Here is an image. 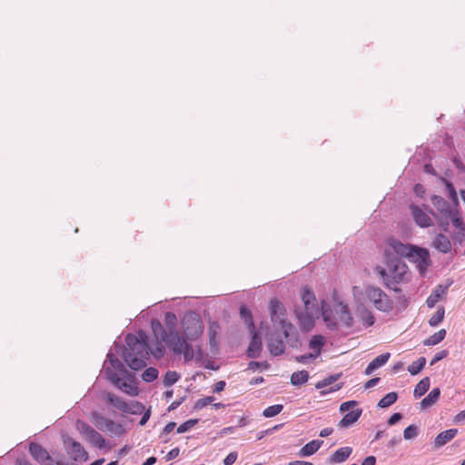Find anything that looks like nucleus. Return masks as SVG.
Masks as SVG:
<instances>
[{
  "instance_id": "4c0bfd02",
  "label": "nucleus",
  "mask_w": 465,
  "mask_h": 465,
  "mask_svg": "<svg viewBox=\"0 0 465 465\" xmlns=\"http://www.w3.org/2000/svg\"><path fill=\"white\" fill-rule=\"evenodd\" d=\"M444 315H445V309H444V307L443 306L438 307V309L435 312V313L430 318L429 324L431 327L438 326L443 321Z\"/></svg>"
},
{
  "instance_id": "c756f323",
  "label": "nucleus",
  "mask_w": 465,
  "mask_h": 465,
  "mask_svg": "<svg viewBox=\"0 0 465 465\" xmlns=\"http://www.w3.org/2000/svg\"><path fill=\"white\" fill-rule=\"evenodd\" d=\"M92 423L100 430H104L105 425H107L109 419L103 416L98 411H93L90 415Z\"/></svg>"
},
{
  "instance_id": "393cba45",
  "label": "nucleus",
  "mask_w": 465,
  "mask_h": 465,
  "mask_svg": "<svg viewBox=\"0 0 465 465\" xmlns=\"http://www.w3.org/2000/svg\"><path fill=\"white\" fill-rule=\"evenodd\" d=\"M302 300L304 303L305 311H309V310L318 311V308L316 307V304H315L316 299H315L314 293L312 291H310L307 288H303L302 291Z\"/></svg>"
},
{
  "instance_id": "3c124183",
  "label": "nucleus",
  "mask_w": 465,
  "mask_h": 465,
  "mask_svg": "<svg viewBox=\"0 0 465 465\" xmlns=\"http://www.w3.org/2000/svg\"><path fill=\"white\" fill-rule=\"evenodd\" d=\"M108 358H109V363H110L109 367H111L113 369L119 370V371L123 370L124 365L117 358H114L113 355H108Z\"/></svg>"
},
{
  "instance_id": "a18cd8bd",
  "label": "nucleus",
  "mask_w": 465,
  "mask_h": 465,
  "mask_svg": "<svg viewBox=\"0 0 465 465\" xmlns=\"http://www.w3.org/2000/svg\"><path fill=\"white\" fill-rule=\"evenodd\" d=\"M418 435V428L416 425H410L403 430L405 440L414 439Z\"/></svg>"
},
{
  "instance_id": "cd10ccee",
  "label": "nucleus",
  "mask_w": 465,
  "mask_h": 465,
  "mask_svg": "<svg viewBox=\"0 0 465 465\" xmlns=\"http://www.w3.org/2000/svg\"><path fill=\"white\" fill-rule=\"evenodd\" d=\"M106 401L122 412H125L127 402L124 399L112 392H108L106 394Z\"/></svg>"
},
{
  "instance_id": "5fc2aeb1",
  "label": "nucleus",
  "mask_w": 465,
  "mask_h": 465,
  "mask_svg": "<svg viewBox=\"0 0 465 465\" xmlns=\"http://www.w3.org/2000/svg\"><path fill=\"white\" fill-rule=\"evenodd\" d=\"M180 450L179 448L172 449L166 455V460H172L179 456Z\"/></svg>"
},
{
  "instance_id": "9d476101",
  "label": "nucleus",
  "mask_w": 465,
  "mask_h": 465,
  "mask_svg": "<svg viewBox=\"0 0 465 465\" xmlns=\"http://www.w3.org/2000/svg\"><path fill=\"white\" fill-rule=\"evenodd\" d=\"M386 249L384 250V254L386 256V262L388 259H394L391 257V252H393L400 256L407 257L411 253L414 245L404 244L397 239L389 238L386 240Z\"/></svg>"
},
{
  "instance_id": "1a4fd4ad",
  "label": "nucleus",
  "mask_w": 465,
  "mask_h": 465,
  "mask_svg": "<svg viewBox=\"0 0 465 465\" xmlns=\"http://www.w3.org/2000/svg\"><path fill=\"white\" fill-rule=\"evenodd\" d=\"M408 258L410 261L416 263V266L420 274H424L431 263L428 250L415 245L413 246Z\"/></svg>"
},
{
  "instance_id": "5701e85b",
  "label": "nucleus",
  "mask_w": 465,
  "mask_h": 465,
  "mask_svg": "<svg viewBox=\"0 0 465 465\" xmlns=\"http://www.w3.org/2000/svg\"><path fill=\"white\" fill-rule=\"evenodd\" d=\"M262 349V340L257 335V333H254L252 338V341L249 344L248 350H247L248 357L257 358L261 354Z\"/></svg>"
},
{
  "instance_id": "f03ea898",
  "label": "nucleus",
  "mask_w": 465,
  "mask_h": 465,
  "mask_svg": "<svg viewBox=\"0 0 465 465\" xmlns=\"http://www.w3.org/2000/svg\"><path fill=\"white\" fill-rule=\"evenodd\" d=\"M389 271L381 266H377L375 271L381 277L384 285L395 292L400 283L407 282L410 280L411 272L408 266L401 259H388L386 262Z\"/></svg>"
},
{
  "instance_id": "bb28decb",
  "label": "nucleus",
  "mask_w": 465,
  "mask_h": 465,
  "mask_svg": "<svg viewBox=\"0 0 465 465\" xmlns=\"http://www.w3.org/2000/svg\"><path fill=\"white\" fill-rule=\"evenodd\" d=\"M445 292L446 288L442 287L441 285L437 286L426 300L428 307L433 308L445 294Z\"/></svg>"
},
{
  "instance_id": "20e7f679",
  "label": "nucleus",
  "mask_w": 465,
  "mask_h": 465,
  "mask_svg": "<svg viewBox=\"0 0 465 465\" xmlns=\"http://www.w3.org/2000/svg\"><path fill=\"white\" fill-rule=\"evenodd\" d=\"M269 309L272 322L277 325L282 330L284 337L287 338L294 327L286 320V311L283 304L277 299H272Z\"/></svg>"
},
{
  "instance_id": "dca6fc26",
  "label": "nucleus",
  "mask_w": 465,
  "mask_h": 465,
  "mask_svg": "<svg viewBox=\"0 0 465 465\" xmlns=\"http://www.w3.org/2000/svg\"><path fill=\"white\" fill-rule=\"evenodd\" d=\"M67 443L69 446L68 453L74 460H86L88 459V454L82 446V444L72 438L67 440Z\"/></svg>"
},
{
  "instance_id": "c03bdc74",
  "label": "nucleus",
  "mask_w": 465,
  "mask_h": 465,
  "mask_svg": "<svg viewBox=\"0 0 465 465\" xmlns=\"http://www.w3.org/2000/svg\"><path fill=\"white\" fill-rule=\"evenodd\" d=\"M283 409V406L282 404H275L269 406L263 411V416L266 418H272L276 415H278Z\"/></svg>"
},
{
  "instance_id": "f257e3e1",
  "label": "nucleus",
  "mask_w": 465,
  "mask_h": 465,
  "mask_svg": "<svg viewBox=\"0 0 465 465\" xmlns=\"http://www.w3.org/2000/svg\"><path fill=\"white\" fill-rule=\"evenodd\" d=\"M127 347L123 352L124 361L134 371H139L146 366V360L150 353L155 358H161L164 352L163 341L156 342L155 348L149 350L148 337L143 331L137 335L128 334L125 338Z\"/></svg>"
},
{
  "instance_id": "37998d69",
  "label": "nucleus",
  "mask_w": 465,
  "mask_h": 465,
  "mask_svg": "<svg viewBox=\"0 0 465 465\" xmlns=\"http://www.w3.org/2000/svg\"><path fill=\"white\" fill-rule=\"evenodd\" d=\"M180 378V375L176 371H169L163 377V384L166 387H170L174 384Z\"/></svg>"
},
{
  "instance_id": "9b49d317",
  "label": "nucleus",
  "mask_w": 465,
  "mask_h": 465,
  "mask_svg": "<svg viewBox=\"0 0 465 465\" xmlns=\"http://www.w3.org/2000/svg\"><path fill=\"white\" fill-rule=\"evenodd\" d=\"M437 200V203L439 206H442V209L440 210V212L447 217V218H450V220L451 221L452 224L457 228V229H462L464 230V227H463V222L461 220V217L458 211L456 210H452L450 205L448 204V203L442 199V198H436Z\"/></svg>"
},
{
  "instance_id": "b1692460",
  "label": "nucleus",
  "mask_w": 465,
  "mask_h": 465,
  "mask_svg": "<svg viewBox=\"0 0 465 465\" xmlns=\"http://www.w3.org/2000/svg\"><path fill=\"white\" fill-rule=\"evenodd\" d=\"M268 349L271 354L279 356L284 352L285 345L281 339L271 336L268 341Z\"/></svg>"
},
{
  "instance_id": "0e129e2a",
  "label": "nucleus",
  "mask_w": 465,
  "mask_h": 465,
  "mask_svg": "<svg viewBox=\"0 0 465 465\" xmlns=\"http://www.w3.org/2000/svg\"><path fill=\"white\" fill-rule=\"evenodd\" d=\"M241 314L245 319V321H249L252 318L250 311L247 310L245 307L241 308Z\"/></svg>"
},
{
  "instance_id": "bf43d9fd",
  "label": "nucleus",
  "mask_w": 465,
  "mask_h": 465,
  "mask_svg": "<svg viewBox=\"0 0 465 465\" xmlns=\"http://www.w3.org/2000/svg\"><path fill=\"white\" fill-rule=\"evenodd\" d=\"M401 441V437L400 435L394 436L388 442V446L390 448H393L395 445L399 444Z\"/></svg>"
},
{
  "instance_id": "412c9836",
  "label": "nucleus",
  "mask_w": 465,
  "mask_h": 465,
  "mask_svg": "<svg viewBox=\"0 0 465 465\" xmlns=\"http://www.w3.org/2000/svg\"><path fill=\"white\" fill-rule=\"evenodd\" d=\"M390 357H391V354L389 352H386V353H383V354H381V355L377 356L375 359H373L369 363V365L365 369L364 373L366 375L371 374L376 369H378V368L383 366L384 364H386V362L389 361Z\"/></svg>"
},
{
  "instance_id": "ea45409f",
  "label": "nucleus",
  "mask_w": 465,
  "mask_h": 465,
  "mask_svg": "<svg viewBox=\"0 0 465 465\" xmlns=\"http://www.w3.org/2000/svg\"><path fill=\"white\" fill-rule=\"evenodd\" d=\"M397 399L398 394L396 392H390L380 400V401L378 402V406L380 408H387L392 405L397 401Z\"/></svg>"
},
{
  "instance_id": "ddd939ff",
  "label": "nucleus",
  "mask_w": 465,
  "mask_h": 465,
  "mask_svg": "<svg viewBox=\"0 0 465 465\" xmlns=\"http://www.w3.org/2000/svg\"><path fill=\"white\" fill-rule=\"evenodd\" d=\"M411 214L415 223L422 228H427L433 225V221L430 216L420 206L415 204L410 205Z\"/></svg>"
},
{
  "instance_id": "e433bc0d",
  "label": "nucleus",
  "mask_w": 465,
  "mask_h": 465,
  "mask_svg": "<svg viewBox=\"0 0 465 465\" xmlns=\"http://www.w3.org/2000/svg\"><path fill=\"white\" fill-rule=\"evenodd\" d=\"M426 364V359L424 357H420L417 361H413L411 365L408 366V371L411 375H416L420 373Z\"/></svg>"
},
{
  "instance_id": "6e6d98bb",
  "label": "nucleus",
  "mask_w": 465,
  "mask_h": 465,
  "mask_svg": "<svg viewBox=\"0 0 465 465\" xmlns=\"http://www.w3.org/2000/svg\"><path fill=\"white\" fill-rule=\"evenodd\" d=\"M402 418L401 413H394L392 414L390 419L388 420L389 425H394L396 422H398Z\"/></svg>"
},
{
  "instance_id": "13d9d810",
  "label": "nucleus",
  "mask_w": 465,
  "mask_h": 465,
  "mask_svg": "<svg viewBox=\"0 0 465 465\" xmlns=\"http://www.w3.org/2000/svg\"><path fill=\"white\" fill-rule=\"evenodd\" d=\"M150 416H151V410L148 409L146 411H144L142 419L140 420L139 421V425L140 426H143L145 425V423L148 421V420L150 419Z\"/></svg>"
},
{
  "instance_id": "f3484780",
  "label": "nucleus",
  "mask_w": 465,
  "mask_h": 465,
  "mask_svg": "<svg viewBox=\"0 0 465 465\" xmlns=\"http://www.w3.org/2000/svg\"><path fill=\"white\" fill-rule=\"evenodd\" d=\"M318 311L309 310L304 312L297 313L300 328L304 331H309L314 326V316Z\"/></svg>"
},
{
  "instance_id": "69168bd1",
  "label": "nucleus",
  "mask_w": 465,
  "mask_h": 465,
  "mask_svg": "<svg viewBox=\"0 0 465 465\" xmlns=\"http://www.w3.org/2000/svg\"><path fill=\"white\" fill-rule=\"evenodd\" d=\"M380 381V378H372L371 380H369L366 383H365V389H369V388H371L373 386H375Z\"/></svg>"
},
{
  "instance_id": "603ef678",
  "label": "nucleus",
  "mask_w": 465,
  "mask_h": 465,
  "mask_svg": "<svg viewBox=\"0 0 465 465\" xmlns=\"http://www.w3.org/2000/svg\"><path fill=\"white\" fill-rule=\"evenodd\" d=\"M238 458V454L236 451L230 452L225 459L223 460L224 465H232Z\"/></svg>"
},
{
  "instance_id": "a19ab883",
  "label": "nucleus",
  "mask_w": 465,
  "mask_h": 465,
  "mask_svg": "<svg viewBox=\"0 0 465 465\" xmlns=\"http://www.w3.org/2000/svg\"><path fill=\"white\" fill-rule=\"evenodd\" d=\"M144 411V406L136 401H133L131 402H127V407L124 413H131V414H141Z\"/></svg>"
},
{
  "instance_id": "6ab92c4d",
  "label": "nucleus",
  "mask_w": 465,
  "mask_h": 465,
  "mask_svg": "<svg viewBox=\"0 0 465 465\" xmlns=\"http://www.w3.org/2000/svg\"><path fill=\"white\" fill-rule=\"evenodd\" d=\"M432 246L440 252L448 253L451 250V242L444 234H438L432 242Z\"/></svg>"
},
{
  "instance_id": "c9c22d12",
  "label": "nucleus",
  "mask_w": 465,
  "mask_h": 465,
  "mask_svg": "<svg viewBox=\"0 0 465 465\" xmlns=\"http://www.w3.org/2000/svg\"><path fill=\"white\" fill-rule=\"evenodd\" d=\"M445 336H446V330L440 329V331H438L437 332H435L434 334L430 336L428 339H426L424 341V345H426V346L436 345V344L440 343L441 341H443Z\"/></svg>"
},
{
  "instance_id": "a211bd4d",
  "label": "nucleus",
  "mask_w": 465,
  "mask_h": 465,
  "mask_svg": "<svg viewBox=\"0 0 465 465\" xmlns=\"http://www.w3.org/2000/svg\"><path fill=\"white\" fill-rule=\"evenodd\" d=\"M338 314L339 320L346 327H352L354 325V320L350 313L349 307L346 304L340 303L335 309Z\"/></svg>"
},
{
  "instance_id": "4be33fe9",
  "label": "nucleus",
  "mask_w": 465,
  "mask_h": 465,
  "mask_svg": "<svg viewBox=\"0 0 465 465\" xmlns=\"http://www.w3.org/2000/svg\"><path fill=\"white\" fill-rule=\"evenodd\" d=\"M458 433L457 429H450L438 434L434 440V446L440 448L450 441Z\"/></svg>"
},
{
  "instance_id": "680f3d73",
  "label": "nucleus",
  "mask_w": 465,
  "mask_h": 465,
  "mask_svg": "<svg viewBox=\"0 0 465 465\" xmlns=\"http://www.w3.org/2000/svg\"><path fill=\"white\" fill-rule=\"evenodd\" d=\"M454 421L459 422H465V410L460 411L455 417Z\"/></svg>"
},
{
  "instance_id": "49530a36",
  "label": "nucleus",
  "mask_w": 465,
  "mask_h": 465,
  "mask_svg": "<svg viewBox=\"0 0 465 465\" xmlns=\"http://www.w3.org/2000/svg\"><path fill=\"white\" fill-rule=\"evenodd\" d=\"M214 401V398L212 396L205 397L203 399H200L195 401L194 403V410H202L203 408L206 407L208 404L212 403Z\"/></svg>"
},
{
  "instance_id": "0eeeda50",
  "label": "nucleus",
  "mask_w": 465,
  "mask_h": 465,
  "mask_svg": "<svg viewBox=\"0 0 465 465\" xmlns=\"http://www.w3.org/2000/svg\"><path fill=\"white\" fill-rule=\"evenodd\" d=\"M75 428L81 436L93 446L98 449L105 447V439L87 422L77 420Z\"/></svg>"
},
{
  "instance_id": "09e8293b",
  "label": "nucleus",
  "mask_w": 465,
  "mask_h": 465,
  "mask_svg": "<svg viewBox=\"0 0 465 465\" xmlns=\"http://www.w3.org/2000/svg\"><path fill=\"white\" fill-rule=\"evenodd\" d=\"M198 422L197 420H186L185 422L182 423L178 428H177V432L178 433H183V432H186L187 430H191L196 423Z\"/></svg>"
},
{
  "instance_id": "052dcab7",
  "label": "nucleus",
  "mask_w": 465,
  "mask_h": 465,
  "mask_svg": "<svg viewBox=\"0 0 465 465\" xmlns=\"http://www.w3.org/2000/svg\"><path fill=\"white\" fill-rule=\"evenodd\" d=\"M375 464H376V458L374 456H368L361 462V465H375Z\"/></svg>"
},
{
  "instance_id": "e2e57ef3",
  "label": "nucleus",
  "mask_w": 465,
  "mask_h": 465,
  "mask_svg": "<svg viewBox=\"0 0 465 465\" xmlns=\"http://www.w3.org/2000/svg\"><path fill=\"white\" fill-rule=\"evenodd\" d=\"M176 426V423L172 421V422H169L168 424L165 425V427L163 428V432L164 433H171L174 428Z\"/></svg>"
},
{
  "instance_id": "de8ad7c7",
  "label": "nucleus",
  "mask_w": 465,
  "mask_h": 465,
  "mask_svg": "<svg viewBox=\"0 0 465 465\" xmlns=\"http://www.w3.org/2000/svg\"><path fill=\"white\" fill-rule=\"evenodd\" d=\"M116 369H113L109 366L104 367V373L107 377V379L114 385L115 380H119L120 377L118 376L116 372Z\"/></svg>"
},
{
  "instance_id": "39448f33",
  "label": "nucleus",
  "mask_w": 465,
  "mask_h": 465,
  "mask_svg": "<svg viewBox=\"0 0 465 465\" xmlns=\"http://www.w3.org/2000/svg\"><path fill=\"white\" fill-rule=\"evenodd\" d=\"M364 294L366 299L381 312H390L394 308L392 300L380 287L367 286Z\"/></svg>"
},
{
  "instance_id": "c85d7f7f",
  "label": "nucleus",
  "mask_w": 465,
  "mask_h": 465,
  "mask_svg": "<svg viewBox=\"0 0 465 465\" xmlns=\"http://www.w3.org/2000/svg\"><path fill=\"white\" fill-rule=\"evenodd\" d=\"M325 343V338L322 335H314L309 342V347L313 351V353L318 357L322 352V348Z\"/></svg>"
},
{
  "instance_id": "6e6552de",
  "label": "nucleus",
  "mask_w": 465,
  "mask_h": 465,
  "mask_svg": "<svg viewBox=\"0 0 465 465\" xmlns=\"http://www.w3.org/2000/svg\"><path fill=\"white\" fill-rule=\"evenodd\" d=\"M356 405H357V402L355 401H346V402H343L341 404L340 411L347 412V413L340 420V422H339L340 427H341V428L349 427L358 420V419L360 418V416L361 415V412H362L361 409L356 408V409H352L351 411H350L351 408H354Z\"/></svg>"
},
{
  "instance_id": "79ce46f5",
  "label": "nucleus",
  "mask_w": 465,
  "mask_h": 465,
  "mask_svg": "<svg viewBox=\"0 0 465 465\" xmlns=\"http://www.w3.org/2000/svg\"><path fill=\"white\" fill-rule=\"evenodd\" d=\"M158 371L153 367L147 368L142 374V378L146 382H152L158 377Z\"/></svg>"
},
{
  "instance_id": "4468645a",
  "label": "nucleus",
  "mask_w": 465,
  "mask_h": 465,
  "mask_svg": "<svg viewBox=\"0 0 465 465\" xmlns=\"http://www.w3.org/2000/svg\"><path fill=\"white\" fill-rule=\"evenodd\" d=\"M29 452L37 462L44 465H52L51 456L40 444L31 443L29 446Z\"/></svg>"
},
{
  "instance_id": "f704fd0d",
  "label": "nucleus",
  "mask_w": 465,
  "mask_h": 465,
  "mask_svg": "<svg viewBox=\"0 0 465 465\" xmlns=\"http://www.w3.org/2000/svg\"><path fill=\"white\" fill-rule=\"evenodd\" d=\"M430 384V378L425 377L420 380L414 389V397L420 398L422 395H424L428 391Z\"/></svg>"
},
{
  "instance_id": "58836bf2",
  "label": "nucleus",
  "mask_w": 465,
  "mask_h": 465,
  "mask_svg": "<svg viewBox=\"0 0 465 465\" xmlns=\"http://www.w3.org/2000/svg\"><path fill=\"white\" fill-rule=\"evenodd\" d=\"M176 322H177V318H176V315L172 312H167L165 314H164V323L169 331L168 333H170L171 331H177L175 330L176 328Z\"/></svg>"
},
{
  "instance_id": "864d4df0",
  "label": "nucleus",
  "mask_w": 465,
  "mask_h": 465,
  "mask_svg": "<svg viewBox=\"0 0 465 465\" xmlns=\"http://www.w3.org/2000/svg\"><path fill=\"white\" fill-rule=\"evenodd\" d=\"M317 356L314 353H308L296 357V361L302 363H307L309 360H314Z\"/></svg>"
},
{
  "instance_id": "f8f14e48",
  "label": "nucleus",
  "mask_w": 465,
  "mask_h": 465,
  "mask_svg": "<svg viewBox=\"0 0 465 465\" xmlns=\"http://www.w3.org/2000/svg\"><path fill=\"white\" fill-rule=\"evenodd\" d=\"M356 322L359 327L368 328L374 324L375 318L372 312L362 303L359 304L355 310Z\"/></svg>"
},
{
  "instance_id": "2f4dec72",
  "label": "nucleus",
  "mask_w": 465,
  "mask_h": 465,
  "mask_svg": "<svg viewBox=\"0 0 465 465\" xmlns=\"http://www.w3.org/2000/svg\"><path fill=\"white\" fill-rule=\"evenodd\" d=\"M220 326L217 322H213L209 325L208 329V335H209V343L211 347L217 348L218 346V341H217V335L219 331Z\"/></svg>"
},
{
  "instance_id": "4d7b16f0",
  "label": "nucleus",
  "mask_w": 465,
  "mask_h": 465,
  "mask_svg": "<svg viewBox=\"0 0 465 465\" xmlns=\"http://www.w3.org/2000/svg\"><path fill=\"white\" fill-rule=\"evenodd\" d=\"M322 317L324 322L327 323V326L330 328H334L336 324L331 320L326 311L322 312Z\"/></svg>"
},
{
  "instance_id": "a878e982",
  "label": "nucleus",
  "mask_w": 465,
  "mask_h": 465,
  "mask_svg": "<svg viewBox=\"0 0 465 465\" xmlns=\"http://www.w3.org/2000/svg\"><path fill=\"white\" fill-rule=\"evenodd\" d=\"M352 452L351 447H342L335 450L330 458L331 462L341 463L345 461Z\"/></svg>"
},
{
  "instance_id": "8fccbe9b",
  "label": "nucleus",
  "mask_w": 465,
  "mask_h": 465,
  "mask_svg": "<svg viewBox=\"0 0 465 465\" xmlns=\"http://www.w3.org/2000/svg\"><path fill=\"white\" fill-rule=\"evenodd\" d=\"M337 380L336 377L334 376H330L321 381H319L317 384H316V388L317 389H324L325 387L332 384L335 381Z\"/></svg>"
},
{
  "instance_id": "2eb2a0df",
  "label": "nucleus",
  "mask_w": 465,
  "mask_h": 465,
  "mask_svg": "<svg viewBox=\"0 0 465 465\" xmlns=\"http://www.w3.org/2000/svg\"><path fill=\"white\" fill-rule=\"evenodd\" d=\"M114 386L130 396L134 397L139 394V388L133 377H129L125 380L121 378L119 380H115Z\"/></svg>"
},
{
  "instance_id": "7c9ffc66",
  "label": "nucleus",
  "mask_w": 465,
  "mask_h": 465,
  "mask_svg": "<svg viewBox=\"0 0 465 465\" xmlns=\"http://www.w3.org/2000/svg\"><path fill=\"white\" fill-rule=\"evenodd\" d=\"M112 435L121 436L125 433L124 426L112 420H109L107 425L104 427V430Z\"/></svg>"
},
{
  "instance_id": "338daca9",
  "label": "nucleus",
  "mask_w": 465,
  "mask_h": 465,
  "mask_svg": "<svg viewBox=\"0 0 465 465\" xmlns=\"http://www.w3.org/2000/svg\"><path fill=\"white\" fill-rule=\"evenodd\" d=\"M225 382L223 381H218L214 386V392H221L224 390Z\"/></svg>"
},
{
  "instance_id": "72a5a7b5",
  "label": "nucleus",
  "mask_w": 465,
  "mask_h": 465,
  "mask_svg": "<svg viewBox=\"0 0 465 465\" xmlns=\"http://www.w3.org/2000/svg\"><path fill=\"white\" fill-rule=\"evenodd\" d=\"M440 391L439 388H434L420 402L423 408H428L433 405L439 399Z\"/></svg>"
},
{
  "instance_id": "473e14b6",
  "label": "nucleus",
  "mask_w": 465,
  "mask_h": 465,
  "mask_svg": "<svg viewBox=\"0 0 465 465\" xmlns=\"http://www.w3.org/2000/svg\"><path fill=\"white\" fill-rule=\"evenodd\" d=\"M309 380V372L307 371H300L293 372L291 377V383L298 386L306 383Z\"/></svg>"
},
{
  "instance_id": "7ed1b4c3",
  "label": "nucleus",
  "mask_w": 465,
  "mask_h": 465,
  "mask_svg": "<svg viewBox=\"0 0 465 465\" xmlns=\"http://www.w3.org/2000/svg\"><path fill=\"white\" fill-rule=\"evenodd\" d=\"M152 330L154 336L162 339V341H165L168 347L175 354H183L186 361L193 360L194 351L192 345L182 338L177 331H171L170 333H167L161 322L158 321L152 322Z\"/></svg>"
},
{
  "instance_id": "774afa93",
  "label": "nucleus",
  "mask_w": 465,
  "mask_h": 465,
  "mask_svg": "<svg viewBox=\"0 0 465 465\" xmlns=\"http://www.w3.org/2000/svg\"><path fill=\"white\" fill-rule=\"evenodd\" d=\"M288 465H313L312 462L304 461V460H294L289 462Z\"/></svg>"
},
{
  "instance_id": "423d86ee",
  "label": "nucleus",
  "mask_w": 465,
  "mask_h": 465,
  "mask_svg": "<svg viewBox=\"0 0 465 465\" xmlns=\"http://www.w3.org/2000/svg\"><path fill=\"white\" fill-rule=\"evenodd\" d=\"M183 336L189 341L197 340L203 331V324L198 314L195 312L186 313L182 321Z\"/></svg>"
},
{
  "instance_id": "aec40b11",
  "label": "nucleus",
  "mask_w": 465,
  "mask_h": 465,
  "mask_svg": "<svg viewBox=\"0 0 465 465\" xmlns=\"http://www.w3.org/2000/svg\"><path fill=\"white\" fill-rule=\"evenodd\" d=\"M323 441L319 440H313L306 443L298 452L300 457H309L316 453L322 447Z\"/></svg>"
}]
</instances>
